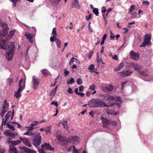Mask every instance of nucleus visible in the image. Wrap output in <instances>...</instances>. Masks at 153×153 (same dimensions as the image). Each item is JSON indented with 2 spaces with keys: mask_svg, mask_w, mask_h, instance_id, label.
<instances>
[{
  "mask_svg": "<svg viewBox=\"0 0 153 153\" xmlns=\"http://www.w3.org/2000/svg\"><path fill=\"white\" fill-rule=\"evenodd\" d=\"M0 25L2 30L0 32V48L1 49H5L7 48V45L8 41L4 39L5 36L8 33L9 29L7 24L5 22L1 23Z\"/></svg>",
  "mask_w": 153,
  "mask_h": 153,
  "instance_id": "1",
  "label": "nucleus"
},
{
  "mask_svg": "<svg viewBox=\"0 0 153 153\" xmlns=\"http://www.w3.org/2000/svg\"><path fill=\"white\" fill-rule=\"evenodd\" d=\"M106 100L108 101L106 103V107H111V108H114L115 106H117L119 108L121 107L119 103L112 102L113 100H116L120 102L121 99L119 96L116 95H109L107 97Z\"/></svg>",
  "mask_w": 153,
  "mask_h": 153,
  "instance_id": "2",
  "label": "nucleus"
},
{
  "mask_svg": "<svg viewBox=\"0 0 153 153\" xmlns=\"http://www.w3.org/2000/svg\"><path fill=\"white\" fill-rule=\"evenodd\" d=\"M132 66L141 75L140 78L141 79L146 81H148L150 80L151 77L148 72L146 71L141 70V67L140 65L138 64H133Z\"/></svg>",
  "mask_w": 153,
  "mask_h": 153,
  "instance_id": "3",
  "label": "nucleus"
},
{
  "mask_svg": "<svg viewBox=\"0 0 153 153\" xmlns=\"http://www.w3.org/2000/svg\"><path fill=\"white\" fill-rule=\"evenodd\" d=\"M88 105L90 108L102 107L105 106V102L101 98L92 99L89 101Z\"/></svg>",
  "mask_w": 153,
  "mask_h": 153,
  "instance_id": "4",
  "label": "nucleus"
},
{
  "mask_svg": "<svg viewBox=\"0 0 153 153\" xmlns=\"http://www.w3.org/2000/svg\"><path fill=\"white\" fill-rule=\"evenodd\" d=\"M25 81L23 78L20 79L19 82L18 88L17 91L15 92L14 96L16 98H20L21 95V92L25 88Z\"/></svg>",
  "mask_w": 153,
  "mask_h": 153,
  "instance_id": "5",
  "label": "nucleus"
},
{
  "mask_svg": "<svg viewBox=\"0 0 153 153\" xmlns=\"http://www.w3.org/2000/svg\"><path fill=\"white\" fill-rule=\"evenodd\" d=\"M7 48H6L5 49H3L6 50L7 48H9V51L7 52L6 55L7 59L10 61L12 59V58L13 54V49L14 48V45L13 43H12L11 44L8 45V42H7Z\"/></svg>",
  "mask_w": 153,
  "mask_h": 153,
  "instance_id": "6",
  "label": "nucleus"
},
{
  "mask_svg": "<svg viewBox=\"0 0 153 153\" xmlns=\"http://www.w3.org/2000/svg\"><path fill=\"white\" fill-rule=\"evenodd\" d=\"M33 144L36 148L39 147L41 143V136L40 133H36L33 135Z\"/></svg>",
  "mask_w": 153,
  "mask_h": 153,
  "instance_id": "7",
  "label": "nucleus"
},
{
  "mask_svg": "<svg viewBox=\"0 0 153 153\" xmlns=\"http://www.w3.org/2000/svg\"><path fill=\"white\" fill-rule=\"evenodd\" d=\"M151 39V34H146L144 35L143 42L140 45V47H145L146 45H149L150 44Z\"/></svg>",
  "mask_w": 153,
  "mask_h": 153,
  "instance_id": "8",
  "label": "nucleus"
},
{
  "mask_svg": "<svg viewBox=\"0 0 153 153\" xmlns=\"http://www.w3.org/2000/svg\"><path fill=\"white\" fill-rule=\"evenodd\" d=\"M117 125V122L114 121H111L106 118V129L111 131L113 128L112 126H116Z\"/></svg>",
  "mask_w": 153,
  "mask_h": 153,
  "instance_id": "9",
  "label": "nucleus"
},
{
  "mask_svg": "<svg viewBox=\"0 0 153 153\" xmlns=\"http://www.w3.org/2000/svg\"><path fill=\"white\" fill-rule=\"evenodd\" d=\"M14 114V111L13 109L12 111V112L11 111H9L6 114L5 116V120L4 121V119L3 118L2 119V126L3 125H6V121L8 120V119L11 116V117L10 118V120H11L13 119V117Z\"/></svg>",
  "mask_w": 153,
  "mask_h": 153,
  "instance_id": "10",
  "label": "nucleus"
},
{
  "mask_svg": "<svg viewBox=\"0 0 153 153\" xmlns=\"http://www.w3.org/2000/svg\"><path fill=\"white\" fill-rule=\"evenodd\" d=\"M4 104L3 105L2 108V111L0 113V115L3 117L4 115V114L8 110L9 103L7 102V100H5L4 101Z\"/></svg>",
  "mask_w": 153,
  "mask_h": 153,
  "instance_id": "11",
  "label": "nucleus"
},
{
  "mask_svg": "<svg viewBox=\"0 0 153 153\" xmlns=\"http://www.w3.org/2000/svg\"><path fill=\"white\" fill-rule=\"evenodd\" d=\"M133 73L132 71L130 70L123 71L118 73L119 76L122 77H125L131 76Z\"/></svg>",
  "mask_w": 153,
  "mask_h": 153,
  "instance_id": "12",
  "label": "nucleus"
},
{
  "mask_svg": "<svg viewBox=\"0 0 153 153\" xmlns=\"http://www.w3.org/2000/svg\"><path fill=\"white\" fill-rule=\"evenodd\" d=\"M4 133L7 136L10 137V139L15 138L17 135V134L16 132L15 133H12L10 130H7L4 131Z\"/></svg>",
  "mask_w": 153,
  "mask_h": 153,
  "instance_id": "13",
  "label": "nucleus"
},
{
  "mask_svg": "<svg viewBox=\"0 0 153 153\" xmlns=\"http://www.w3.org/2000/svg\"><path fill=\"white\" fill-rule=\"evenodd\" d=\"M129 56L131 59L136 60L139 58V54L134 52V51L132 50L130 53Z\"/></svg>",
  "mask_w": 153,
  "mask_h": 153,
  "instance_id": "14",
  "label": "nucleus"
},
{
  "mask_svg": "<svg viewBox=\"0 0 153 153\" xmlns=\"http://www.w3.org/2000/svg\"><path fill=\"white\" fill-rule=\"evenodd\" d=\"M19 139L20 140L22 141L23 143L26 146L29 147L31 146L32 145L30 143V141L27 138H25L20 137Z\"/></svg>",
  "mask_w": 153,
  "mask_h": 153,
  "instance_id": "15",
  "label": "nucleus"
},
{
  "mask_svg": "<svg viewBox=\"0 0 153 153\" xmlns=\"http://www.w3.org/2000/svg\"><path fill=\"white\" fill-rule=\"evenodd\" d=\"M7 142L8 143L10 144V145H13L14 146L15 145H16L19 144L21 142V141L20 140H11L10 138H8L7 139Z\"/></svg>",
  "mask_w": 153,
  "mask_h": 153,
  "instance_id": "16",
  "label": "nucleus"
},
{
  "mask_svg": "<svg viewBox=\"0 0 153 153\" xmlns=\"http://www.w3.org/2000/svg\"><path fill=\"white\" fill-rule=\"evenodd\" d=\"M41 147L42 149H49L51 151H53L54 149V148L51 146L49 143H45L42 145Z\"/></svg>",
  "mask_w": 153,
  "mask_h": 153,
  "instance_id": "17",
  "label": "nucleus"
},
{
  "mask_svg": "<svg viewBox=\"0 0 153 153\" xmlns=\"http://www.w3.org/2000/svg\"><path fill=\"white\" fill-rule=\"evenodd\" d=\"M40 81L38 79L33 78L32 83L33 84V88L34 90H36L39 85Z\"/></svg>",
  "mask_w": 153,
  "mask_h": 153,
  "instance_id": "18",
  "label": "nucleus"
},
{
  "mask_svg": "<svg viewBox=\"0 0 153 153\" xmlns=\"http://www.w3.org/2000/svg\"><path fill=\"white\" fill-rule=\"evenodd\" d=\"M20 148L24 150L25 153H36V151L33 150H31L25 146L21 147Z\"/></svg>",
  "mask_w": 153,
  "mask_h": 153,
  "instance_id": "19",
  "label": "nucleus"
},
{
  "mask_svg": "<svg viewBox=\"0 0 153 153\" xmlns=\"http://www.w3.org/2000/svg\"><path fill=\"white\" fill-rule=\"evenodd\" d=\"M8 152L9 153H19L16 148L14 146L11 145L9 146Z\"/></svg>",
  "mask_w": 153,
  "mask_h": 153,
  "instance_id": "20",
  "label": "nucleus"
},
{
  "mask_svg": "<svg viewBox=\"0 0 153 153\" xmlns=\"http://www.w3.org/2000/svg\"><path fill=\"white\" fill-rule=\"evenodd\" d=\"M73 6L75 8L79 9L80 8V5L79 4V2L78 0H74L73 1L72 3Z\"/></svg>",
  "mask_w": 153,
  "mask_h": 153,
  "instance_id": "21",
  "label": "nucleus"
},
{
  "mask_svg": "<svg viewBox=\"0 0 153 153\" xmlns=\"http://www.w3.org/2000/svg\"><path fill=\"white\" fill-rule=\"evenodd\" d=\"M106 112L108 115H116L118 114V113L115 112L113 110H109L108 109L106 108Z\"/></svg>",
  "mask_w": 153,
  "mask_h": 153,
  "instance_id": "22",
  "label": "nucleus"
},
{
  "mask_svg": "<svg viewBox=\"0 0 153 153\" xmlns=\"http://www.w3.org/2000/svg\"><path fill=\"white\" fill-rule=\"evenodd\" d=\"M114 87L112 85H106V92H111L112 91Z\"/></svg>",
  "mask_w": 153,
  "mask_h": 153,
  "instance_id": "23",
  "label": "nucleus"
},
{
  "mask_svg": "<svg viewBox=\"0 0 153 153\" xmlns=\"http://www.w3.org/2000/svg\"><path fill=\"white\" fill-rule=\"evenodd\" d=\"M99 52H97V57L96 58L97 60V64H98V65L99 66L100 63H101L102 64H104V62H103L102 61V60L101 58H100L99 55Z\"/></svg>",
  "mask_w": 153,
  "mask_h": 153,
  "instance_id": "24",
  "label": "nucleus"
},
{
  "mask_svg": "<svg viewBox=\"0 0 153 153\" xmlns=\"http://www.w3.org/2000/svg\"><path fill=\"white\" fill-rule=\"evenodd\" d=\"M56 137L58 140L59 142H62L64 140V137L61 134H56Z\"/></svg>",
  "mask_w": 153,
  "mask_h": 153,
  "instance_id": "25",
  "label": "nucleus"
},
{
  "mask_svg": "<svg viewBox=\"0 0 153 153\" xmlns=\"http://www.w3.org/2000/svg\"><path fill=\"white\" fill-rule=\"evenodd\" d=\"M24 36L28 39H33V36L31 34L27 33V32L25 33Z\"/></svg>",
  "mask_w": 153,
  "mask_h": 153,
  "instance_id": "26",
  "label": "nucleus"
},
{
  "mask_svg": "<svg viewBox=\"0 0 153 153\" xmlns=\"http://www.w3.org/2000/svg\"><path fill=\"white\" fill-rule=\"evenodd\" d=\"M123 66V63L122 62L118 66L114 68V70L115 71H118L120 70V69L122 68Z\"/></svg>",
  "mask_w": 153,
  "mask_h": 153,
  "instance_id": "27",
  "label": "nucleus"
},
{
  "mask_svg": "<svg viewBox=\"0 0 153 153\" xmlns=\"http://www.w3.org/2000/svg\"><path fill=\"white\" fill-rule=\"evenodd\" d=\"M55 42L56 44L57 47L60 48L61 46V42L59 39H56Z\"/></svg>",
  "mask_w": 153,
  "mask_h": 153,
  "instance_id": "28",
  "label": "nucleus"
},
{
  "mask_svg": "<svg viewBox=\"0 0 153 153\" xmlns=\"http://www.w3.org/2000/svg\"><path fill=\"white\" fill-rule=\"evenodd\" d=\"M15 30H11L10 31L9 33L8 36V39H10L12 38L14 35Z\"/></svg>",
  "mask_w": 153,
  "mask_h": 153,
  "instance_id": "29",
  "label": "nucleus"
},
{
  "mask_svg": "<svg viewBox=\"0 0 153 153\" xmlns=\"http://www.w3.org/2000/svg\"><path fill=\"white\" fill-rule=\"evenodd\" d=\"M51 126H46L45 129V131L46 133H50L51 134Z\"/></svg>",
  "mask_w": 153,
  "mask_h": 153,
  "instance_id": "30",
  "label": "nucleus"
},
{
  "mask_svg": "<svg viewBox=\"0 0 153 153\" xmlns=\"http://www.w3.org/2000/svg\"><path fill=\"white\" fill-rule=\"evenodd\" d=\"M6 125H7V127L9 128V129H10L11 130L14 131L15 130V128L12 125H11L10 124H9L8 123H6Z\"/></svg>",
  "mask_w": 153,
  "mask_h": 153,
  "instance_id": "31",
  "label": "nucleus"
},
{
  "mask_svg": "<svg viewBox=\"0 0 153 153\" xmlns=\"http://www.w3.org/2000/svg\"><path fill=\"white\" fill-rule=\"evenodd\" d=\"M52 2V4L54 6H56L59 2L60 0H50Z\"/></svg>",
  "mask_w": 153,
  "mask_h": 153,
  "instance_id": "32",
  "label": "nucleus"
},
{
  "mask_svg": "<svg viewBox=\"0 0 153 153\" xmlns=\"http://www.w3.org/2000/svg\"><path fill=\"white\" fill-rule=\"evenodd\" d=\"M94 65H90L88 68V69L90 70L91 72L92 73L95 72V71L94 70Z\"/></svg>",
  "mask_w": 153,
  "mask_h": 153,
  "instance_id": "33",
  "label": "nucleus"
},
{
  "mask_svg": "<svg viewBox=\"0 0 153 153\" xmlns=\"http://www.w3.org/2000/svg\"><path fill=\"white\" fill-rule=\"evenodd\" d=\"M101 12L102 13V16L104 18V21H105V16L104 13L105 12V7L103 6L102 8Z\"/></svg>",
  "mask_w": 153,
  "mask_h": 153,
  "instance_id": "34",
  "label": "nucleus"
},
{
  "mask_svg": "<svg viewBox=\"0 0 153 153\" xmlns=\"http://www.w3.org/2000/svg\"><path fill=\"white\" fill-rule=\"evenodd\" d=\"M100 120L102 121V124L104 128L105 127V118L102 117L100 118Z\"/></svg>",
  "mask_w": 153,
  "mask_h": 153,
  "instance_id": "35",
  "label": "nucleus"
},
{
  "mask_svg": "<svg viewBox=\"0 0 153 153\" xmlns=\"http://www.w3.org/2000/svg\"><path fill=\"white\" fill-rule=\"evenodd\" d=\"M62 125L64 128H65L66 129H68V127L67 125V121H64L62 122Z\"/></svg>",
  "mask_w": 153,
  "mask_h": 153,
  "instance_id": "36",
  "label": "nucleus"
},
{
  "mask_svg": "<svg viewBox=\"0 0 153 153\" xmlns=\"http://www.w3.org/2000/svg\"><path fill=\"white\" fill-rule=\"evenodd\" d=\"M24 135H29L30 136L33 135V134L31 133L28 129L23 134Z\"/></svg>",
  "mask_w": 153,
  "mask_h": 153,
  "instance_id": "37",
  "label": "nucleus"
},
{
  "mask_svg": "<svg viewBox=\"0 0 153 153\" xmlns=\"http://www.w3.org/2000/svg\"><path fill=\"white\" fill-rule=\"evenodd\" d=\"M7 82L9 85H10L13 82V79L12 78H9L7 80Z\"/></svg>",
  "mask_w": 153,
  "mask_h": 153,
  "instance_id": "38",
  "label": "nucleus"
},
{
  "mask_svg": "<svg viewBox=\"0 0 153 153\" xmlns=\"http://www.w3.org/2000/svg\"><path fill=\"white\" fill-rule=\"evenodd\" d=\"M74 82V79L73 77H71V79L68 80L67 82L68 85L71 84L73 83Z\"/></svg>",
  "mask_w": 153,
  "mask_h": 153,
  "instance_id": "39",
  "label": "nucleus"
},
{
  "mask_svg": "<svg viewBox=\"0 0 153 153\" xmlns=\"http://www.w3.org/2000/svg\"><path fill=\"white\" fill-rule=\"evenodd\" d=\"M79 137L76 136H72V140L73 142L78 141Z\"/></svg>",
  "mask_w": 153,
  "mask_h": 153,
  "instance_id": "40",
  "label": "nucleus"
},
{
  "mask_svg": "<svg viewBox=\"0 0 153 153\" xmlns=\"http://www.w3.org/2000/svg\"><path fill=\"white\" fill-rule=\"evenodd\" d=\"M93 11L97 16L99 15V12L98 11V9L97 8H94V9H93Z\"/></svg>",
  "mask_w": 153,
  "mask_h": 153,
  "instance_id": "41",
  "label": "nucleus"
},
{
  "mask_svg": "<svg viewBox=\"0 0 153 153\" xmlns=\"http://www.w3.org/2000/svg\"><path fill=\"white\" fill-rule=\"evenodd\" d=\"M56 36L53 35V36H51L50 39V40L51 42H55L56 39H57L56 38Z\"/></svg>",
  "mask_w": 153,
  "mask_h": 153,
  "instance_id": "42",
  "label": "nucleus"
},
{
  "mask_svg": "<svg viewBox=\"0 0 153 153\" xmlns=\"http://www.w3.org/2000/svg\"><path fill=\"white\" fill-rule=\"evenodd\" d=\"M83 83L82 79L81 78H79L77 79V83L79 85L82 84Z\"/></svg>",
  "mask_w": 153,
  "mask_h": 153,
  "instance_id": "43",
  "label": "nucleus"
},
{
  "mask_svg": "<svg viewBox=\"0 0 153 153\" xmlns=\"http://www.w3.org/2000/svg\"><path fill=\"white\" fill-rule=\"evenodd\" d=\"M99 98H101L102 100L104 101L105 98V94H99Z\"/></svg>",
  "mask_w": 153,
  "mask_h": 153,
  "instance_id": "44",
  "label": "nucleus"
},
{
  "mask_svg": "<svg viewBox=\"0 0 153 153\" xmlns=\"http://www.w3.org/2000/svg\"><path fill=\"white\" fill-rule=\"evenodd\" d=\"M105 40V33H104L103 35V36L102 38V41L100 43V45H102L104 43V41Z\"/></svg>",
  "mask_w": 153,
  "mask_h": 153,
  "instance_id": "45",
  "label": "nucleus"
},
{
  "mask_svg": "<svg viewBox=\"0 0 153 153\" xmlns=\"http://www.w3.org/2000/svg\"><path fill=\"white\" fill-rule=\"evenodd\" d=\"M19 0H11L13 3V7H14L16 6V4Z\"/></svg>",
  "mask_w": 153,
  "mask_h": 153,
  "instance_id": "46",
  "label": "nucleus"
},
{
  "mask_svg": "<svg viewBox=\"0 0 153 153\" xmlns=\"http://www.w3.org/2000/svg\"><path fill=\"white\" fill-rule=\"evenodd\" d=\"M56 93V92L55 91H54L53 90H52L51 91V92H50L49 95L51 97H53L55 95Z\"/></svg>",
  "mask_w": 153,
  "mask_h": 153,
  "instance_id": "47",
  "label": "nucleus"
},
{
  "mask_svg": "<svg viewBox=\"0 0 153 153\" xmlns=\"http://www.w3.org/2000/svg\"><path fill=\"white\" fill-rule=\"evenodd\" d=\"M41 73L45 75H47L48 74L46 70L45 69L42 70L41 71Z\"/></svg>",
  "mask_w": 153,
  "mask_h": 153,
  "instance_id": "48",
  "label": "nucleus"
},
{
  "mask_svg": "<svg viewBox=\"0 0 153 153\" xmlns=\"http://www.w3.org/2000/svg\"><path fill=\"white\" fill-rule=\"evenodd\" d=\"M100 88L101 90L104 91L105 90V84H103L100 86Z\"/></svg>",
  "mask_w": 153,
  "mask_h": 153,
  "instance_id": "49",
  "label": "nucleus"
},
{
  "mask_svg": "<svg viewBox=\"0 0 153 153\" xmlns=\"http://www.w3.org/2000/svg\"><path fill=\"white\" fill-rule=\"evenodd\" d=\"M37 148V149L39 153H45L43 149H40L39 147Z\"/></svg>",
  "mask_w": 153,
  "mask_h": 153,
  "instance_id": "50",
  "label": "nucleus"
},
{
  "mask_svg": "<svg viewBox=\"0 0 153 153\" xmlns=\"http://www.w3.org/2000/svg\"><path fill=\"white\" fill-rule=\"evenodd\" d=\"M95 88H96V86H95V85H94V84H93V85H91L89 87V89L90 90L94 91L95 89Z\"/></svg>",
  "mask_w": 153,
  "mask_h": 153,
  "instance_id": "51",
  "label": "nucleus"
},
{
  "mask_svg": "<svg viewBox=\"0 0 153 153\" xmlns=\"http://www.w3.org/2000/svg\"><path fill=\"white\" fill-rule=\"evenodd\" d=\"M134 5H131L130 8V10L128 13L129 14L131 13L132 11L134 10Z\"/></svg>",
  "mask_w": 153,
  "mask_h": 153,
  "instance_id": "52",
  "label": "nucleus"
},
{
  "mask_svg": "<svg viewBox=\"0 0 153 153\" xmlns=\"http://www.w3.org/2000/svg\"><path fill=\"white\" fill-rule=\"evenodd\" d=\"M53 35L56 36L57 35V33L56 31V29L55 27H54L52 30V33Z\"/></svg>",
  "mask_w": 153,
  "mask_h": 153,
  "instance_id": "53",
  "label": "nucleus"
},
{
  "mask_svg": "<svg viewBox=\"0 0 153 153\" xmlns=\"http://www.w3.org/2000/svg\"><path fill=\"white\" fill-rule=\"evenodd\" d=\"M51 105H55L56 107L57 108L58 106V103L57 102L55 101H53L51 103Z\"/></svg>",
  "mask_w": 153,
  "mask_h": 153,
  "instance_id": "54",
  "label": "nucleus"
},
{
  "mask_svg": "<svg viewBox=\"0 0 153 153\" xmlns=\"http://www.w3.org/2000/svg\"><path fill=\"white\" fill-rule=\"evenodd\" d=\"M113 33L111 31L110 33V39L111 40H113L114 39L115 37Z\"/></svg>",
  "mask_w": 153,
  "mask_h": 153,
  "instance_id": "55",
  "label": "nucleus"
},
{
  "mask_svg": "<svg viewBox=\"0 0 153 153\" xmlns=\"http://www.w3.org/2000/svg\"><path fill=\"white\" fill-rule=\"evenodd\" d=\"M92 15L91 14H90L88 15V16H86V20L88 21L91 18Z\"/></svg>",
  "mask_w": 153,
  "mask_h": 153,
  "instance_id": "56",
  "label": "nucleus"
},
{
  "mask_svg": "<svg viewBox=\"0 0 153 153\" xmlns=\"http://www.w3.org/2000/svg\"><path fill=\"white\" fill-rule=\"evenodd\" d=\"M137 13L134 12L131 15V17L132 18L135 19L137 17Z\"/></svg>",
  "mask_w": 153,
  "mask_h": 153,
  "instance_id": "57",
  "label": "nucleus"
},
{
  "mask_svg": "<svg viewBox=\"0 0 153 153\" xmlns=\"http://www.w3.org/2000/svg\"><path fill=\"white\" fill-rule=\"evenodd\" d=\"M73 152L74 153H79V152H78V150L76 149V148L74 146H73Z\"/></svg>",
  "mask_w": 153,
  "mask_h": 153,
  "instance_id": "58",
  "label": "nucleus"
},
{
  "mask_svg": "<svg viewBox=\"0 0 153 153\" xmlns=\"http://www.w3.org/2000/svg\"><path fill=\"white\" fill-rule=\"evenodd\" d=\"M122 29L124 30V31L123 32L124 34L126 33L128 31V29L126 27H124Z\"/></svg>",
  "mask_w": 153,
  "mask_h": 153,
  "instance_id": "59",
  "label": "nucleus"
},
{
  "mask_svg": "<svg viewBox=\"0 0 153 153\" xmlns=\"http://www.w3.org/2000/svg\"><path fill=\"white\" fill-rule=\"evenodd\" d=\"M93 51L89 52L88 55V57L89 59H90L92 57V55L93 53Z\"/></svg>",
  "mask_w": 153,
  "mask_h": 153,
  "instance_id": "60",
  "label": "nucleus"
},
{
  "mask_svg": "<svg viewBox=\"0 0 153 153\" xmlns=\"http://www.w3.org/2000/svg\"><path fill=\"white\" fill-rule=\"evenodd\" d=\"M75 58L72 57L71 58L69 63V64L70 65H71V63H72L74 62V60H75Z\"/></svg>",
  "mask_w": 153,
  "mask_h": 153,
  "instance_id": "61",
  "label": "nucleus"
},
{
  "mask_svg": "<svg viewBox=\"0 0 153 153\" xmlns=\"http://www.w3.org/2000/svg\"><path fill=\"white\" fill-rule=\"evenodd\" d=\"M84 86L82 85H80L79 87V91L80 92H82L83 91L84 89Z\"/></svg>",
  "mask_w": 153,
  "mask_h": 153,
  "instance_id": "62",
  "label": "nucleus"
},
{
  "mask_svg": "<svg viewBox=\"0 0 153 153\" xmlns=\"http://www.w3.org/2000/svg\"><path fill=\"white\" fill-rule=\"evenodd\" d=\"M127 82L125 81L122 82L121 83L122 86V89H123L124 88V86L126 85V84Z\"/></svg>",
  "mask_w": 153,
  "mask_h": 153,
  "instance_id": "63",
  "label": "nucleus"
},
{
  "mask_svg": "<svg viewBox=\"0 0 153 153\" xmlns=\"http://www.w3.org/2000/svg\"><path fill=\"white\" fill-rule=\"evenodd\" d=\"M64 74L65 76H67L68 75L69 73V72L68 71H67V69H64Z\"/></svg>",
  "mask_w": 153,
  "mask_h": 153,
  "instance_id": "64",
  "label": "nucleus"
}]
</instances>
